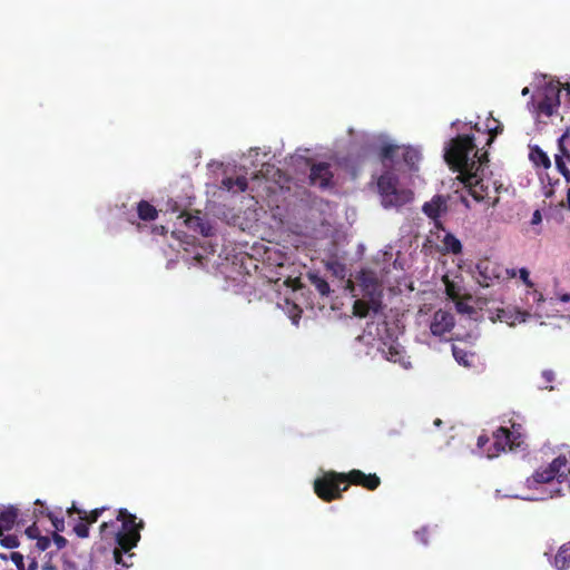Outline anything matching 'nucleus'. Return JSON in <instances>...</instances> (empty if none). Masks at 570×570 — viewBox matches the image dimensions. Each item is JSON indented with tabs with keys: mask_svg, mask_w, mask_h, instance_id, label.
I'll list each match as a JSON object with an SVG mask.
<instances>
[{
	"mask_svg": "<svg viewBox=\"0 0 570 570\" xmlns=\"http://www.w3.org/2000/svg\"><path fill=\"white\" fill-rule=\"evenodd\" d=\"M556 166L566 180L570 181V170L568 169L562 156H556Z\"/></svg>",
	"mask_w": 570,
	"mask_h": 570,
	"instance_id": "7c9ffc66",
	"label": "nucleus"
},
{
	"mask_svg": "<svg viewBox=\"0 0 570 570\" xmlns=\"http://www.w3.org/2000/svg\"><path fill=\"white\" fill-rule=\"evenodd\" d=\"M347 491L343 472L327 471L314 481V492L324 502L342 499V493Z\"/></svg>",
	"mask_w": 570,
	"mask_h": 570,
	"instance_id": "7ed1b4c3",
	"label": "nucleus"
},
{
	"mask_svg": "<svg viewBox=\"0 0 570 570\" xmlns=\"http://www.w3.org/2000/svg\"><path fill=\"white\" fill-rule=\"evenodd\" d=\"M50 543H51L50 538L40 535L37 539L36 546H37L39 551H45V550H47L50 547Z\"/></svg>",
	"mask_w": 570,
	"mask_h": 570,
	"instance_id": "f704fd0d",
	"label": "nucleus"
},
{
	"mask_svg": "<svg viewBox=\"0 0 570 570\" xmlns=\"http://www.w3.org/2000/svg\"><path fill=\"white\" fill-rule=\"evenodd\" d=\"M397 177L391 173L385 171L377 178V191L382 197H384L385 194H390L393 190L397 188Z\"/></svg>",
	"mask_w": 570,
	"mask_h": 570,
	"instance_id": "dca6fc26",
	"label": "nucleus"
},
{
	"mask_svg": "<svg viewBox=\"0 0 570 570\" xmlns=\"http://www.w3.org/2000/svg\"><path fill=\"white\" fill-rule=\"evenodd\" d=\"M107 507L96 508L91 511H86L77 508L75 504L70 509H68V514L71 515L77 513L81 521H85L89 525L97 522L98 519L102 515V513L107 510Z\"/></svg>",
	"mask_w": 570,
	"mask_h": 570,
	"instance_id": "a211bd4d",
	"label": "nucleus"
},
{
	"mask_svg": "<svg viewBox=\"0 0 570 570\" xmlns=\"http://www.w3.org/2000/svg\"><path fill=\"white\" fill-rule=\"evenodd\" d=\"M18 518V509L14 507H8L0 512V537L4 531H9L13 528Z\"/></svg>",
	"mask_w": 570,
	"mask_h": 570,
	"instance_id": "aec40b11",
	"label": "nucleus"
},
{
	"mask_svg": "<svg viewBox=\"0 0 570 570\" xmlns=\"http://www.w3.org/2000/svg\"><path fill=\"white\" fill-rule=\"evenodd\" d=\"M499 203V197H494L493 200L490 203V206L494 207Z\"/></svg>",
	"mask_w": 570,
	"mask_h": 570,
	"instance_id": "de8ad7c7",
	"label": "nucleus"
},
{
	"mask_svg": "<svg viewBox=\"0 0 570 570\" xmlns=\"http://www.w3.org/2000/svg\"><path fill=\"white\" fill-rule=\"evenodd\" d=\"M461 203L464 205L465 208H470L471 205H470V200L465 197V196H461Z\"/></svg>",
	"mask_w": 570,
	"mask_h": 570,
	"instance_id": "a18cd8bd",
	"label": "nucleus"
},
{
	"mask_svg": "<svg viewBox=\"0 0 570 570\" xmlns=\"http://www.w3.org/2000/svg\"><path fill=\"white\" fill-rule=\"evenodd\" d=\"M413 199V193L407 189L396 188L390 194H385L381 198V204L384 208L401 207Z\"/></svg>",
	"mask_w": 570,
	"mask_h": 570,
	"instance_id": "4468645a",
	"label": "nucleus"
},
{
	"mask_svg": "<svg viewBox=\"0 0 570 570\" xmlns=\"http://www.w3.org/2000/svg\"><path fill=\"white\" fill-rule=\"evenodd\" d=\"M443 249L446 253H452L454 255L461 254L462 244L461 242L451 233H446L444 238L442 239Z\"/></svg>",
	"mask_w": 570,
	"mask_h": 570,
	"instance_id": "b1692460",
	"label": "nucleus"
},
{
	"mask_svg": "<svg viewBox=\"0 0 570 570\" xmlns=\"http://www.w3.org/2000/svg\"><path fill=\"white\" fill-rule=\"evenodd\" d=\"M48 517L50 518L51 522H52V525L55 528L56 531H63V528H65V521L63 519H59V518H53L51 515V513L48 514Z\"/></svg>",
	"mask_w": 570,
	"mask_h": 570,
	"instance_id": "58836bf2",
	"label": "nucleus"
},
{
	"mask_svg": "<svg viewBox=\"0 0 570 570\" xmlns=\"http://www.w3.org/2000/svg\"><path fill=\"white\" fill-rule=\"evenodd\" d=\"M568 463L566 455L557 456L548 466L535 470L531 476L527 479V485L533 488L538 484H544L553 481L559 476L561 469Z\"/></svg>",
	"mask_w": 570,
	"mask_h": 570,
	"instance_id": "423d86ee",
	"label": "nucleus"
},
{
	"mask_svg": "<svg viewBox=\"0 0 570 570\" xmlns=\"http://www.w3.org/2000/svg\"><path fill=\"white\" fill-rule=\"evenodd\" d=\"M476 282L482 287H490L498 282L503 275V267L489 258L480 259L475 266Z\"/></svg>",
	"mask_w": 570,
	"mask_h": 570,
	"instance_id": "0eeeda50",
	"label": "nucleus"
},
{
	"mask_svg": "<svg viewBox=\"0 0 570 570\" xmlns=\"http://www.w3.org/2000/svg\"><path fill=\"white\" fill-rule=\"evenodd\" d=\"M10 559L19 570H23V556L20 552H12Z\"/></svg>",
	"mask_w": 570,
	"mask_h": 570,
	"instance_id": "c9c22d12",
	"label": "nucleus"
},
{
	"mask_svg": "<svg viewBox=\"0 0 570 570\" xmlns=\"http://www.w3.org/2000/svg\"><path fill=\"white\" fill-rule=\"evenodd\" d=\"M0 558H1L2 560H7V559H8L7 554H4V553H0Z\"/></svg>",
	"mask_w": 570,
	"mask_h": 570,
	"instance_id": "864d4df0",
	"label": "nucleus"
},
{
	"mask_svg": "<svg viewBox=\"0 0 570 570\" xmlns=\"http://www.w3.org/2000/svg\"><path fill=\"white\" fill-rule=\"evenodd\" d=\"M137 214L145 222L155 220L158 217V210L147 200H140L137 204Z\"/></svg>",
	"mask_w": 570,
	"mask_h": 570,
	"instance_id": "4be33fe9",
	"label": "nucleus"
},
{
	"mask_svg": "<svg viewBox=\"0 0 570 570\" xmlns=\"http://www.w3.org/2000/svg\"><path fill=\"white\" fill-rule=\"evenodd\" d=\"M333 173L328 163H318L311 167L309 181L311 185L326 188L331 186Z\"/></svg>",
	"mask_w": 570,
	"mask_h": 570,
	"instance_id": "f8f14e48",
	"label": "nucleus"
},
{
	"mask_svg": "<svg viewBox=\"0 0 570 570\" xmlns=\"http://www.w3.org/2000/svg\"><path fill=\"white\" fill-rule=\"evenodd\" d=\"M567 202H568V206L570 208V188L567 191Z\"/></svg>",
	"mask_w": 570,
	"mask_h": 570,
	"instance_id": "3c124183",
	"label": "nucleus"
},
{
	"mask_svg": "<svg viewBox=\"0 0 570 570\" xmlns=\"http://www.w3.org/2000/svg\"><path fill=\"white\" fill-rule=\"evenodd\" d=\"M520 425L512 424L513 431H510L507 428H499L495 432H493V452H488L489 458L498 456L501 452L505 450H514L520 448L523 443L522 435L519 432Z\"/></svg>",
	"mask_w": 570,
	"mask_h": 570,
	"instance_id": "20e7f679",
	"label": "nucleus"
},
{
	"mask_svg": "<svg viewBox=\"0 0 570 570\" xmlns=\"http://www.w3.org/2000/svg\"><path fill=\"white\" fill-rule=\"evenodd\" d=\"M402 157L404 163L407 164L411 168H413L421 158L420 153L411 147L404 148Z\"/></svg>",
	"mask_w": 570,
	"mask_h": 570,
	"instance_id": "c85d7f7f",
	"label": "nucleus"
},
{
	"mask_svg": "<svg viewBox=\"0 0 570 570\" xmlns=\"http://www.w3.org/2000/svg\"><path fill=\"white\" fill-rule=\"evenodd\" d=\"M553 564L558 570H567L570 568V542L559 548Z\"/></svg>",
	"mask_w": 570,
	"mask_h": 570,
	"instance_id": "412c9836",
	"label": "nucleus"
},
{
	"mask_svg": "<svg viewBox=\"0 0 570 570\" xmlns=\"http://www.w3.org/2000/svg\"><path fill=\"white\" fill-rule=\"evenodd\" d=\"M0 544L4 548H8V549H13V548H17L19 546V540L16 535H4V537H0Z\"/></svg>",
	"mask_w": 570,
	"mask_h": 570,
	"instance_id": "473e14b6",
	"label": "nucleus"
},
{
	"mask_svg": "<svg viewBox=\"0 0 570 570\" xmlns=\"http://www.w3.org/2000/svg\"><path fill=\"white\" fill-rule=\"evenodd\" d=\"M482 166L483 165L479 164L478 167L473 168L469 173L458 176V179L461 180L464 188L468 189L469 194L475 202H487L490 199V197H488L489 187L480 176V173L483 171Z\"/></svg>",
	"mask_w": 570,
	"mask_h": 570,
	"instance_id": "39448f33",
	"label": "nucleus"
},
{
	"mask_svg": "<svg viewBox=\"0 0 570 570\" xmlns=\"http://www.w3.org/2000/svg\"><path fill=\"white\" fill-rule=\"evenodd\" d=\"M382 308V304L380 301H371L367 303L363 299H356L353 304V314L361 318L366 317L372 309L374 313H377Z\"/></svg>",
	"mask_w": 570,
	"mask_h": 570,
	"instance_id": "6ab92c4d",
	"label": "nucleus"
},
{
	"mask_svg": "<svg viewBox=\"0 0 570 570\" xmlns=\"http://www.w3.org/2000/svg\"><path fill=\"white\" fill-rule=\"evenodd\" d=\"M452 353H453V357L455 358V361L465 366V367H470L472 366V362H473V357H474V354L473 353H470L461 347H458L455 345L452 346Z\"/></svg>",
	"mask_w": 570,
	"mask_h": 570,
	"instance_id": "393cba45",
	"label": "nucleus"
},
{
	"mask_svg": "<svg viewBox=\"0 0 570 570\" xmlns=\"http://www.w3.org/2000/svg\"><path fill=\"white\" fill-rule=\"evenodd\" d=\"M444 159L459 176L489 161L487 151L479 156L474 138L470 135H459L451 139L444 150Z\"/></svg>",
	"mask_w": 570,
	"mask_h": 570,
	"instance_id": "f03ea898",
	"label": "nucleus"
},
{
	"mask_svg": "<svg viewBox=\"0 0 570 570\" xmlns=\"http://www.w3.org/2000/svg\"><path fill=\"white\" fill-rule=\"evenodd\" d=\"M397 177L391 173L385 171L377 178V191L382 197H384L385 194H390L393 190L397 188Z\"/></svg>",
	"mask_w": 570,
	"mask_h": 570,
	"instance_id": "f3484780",
	"label": "nucleus"
},
{
	"mask_svg": "<svg viewBox=\"0 0 570 570\" xmlns=\"http://www.w3.org/2000/svg\"><path fill=\"white\" fill-rule=\"evenodd\" d=\"M422 210L429 218L433 219L436 229L444 230L443 224L439 220L440 215L448 210L446 200L443 196L435 195L423 205Z\"/></svg>",
	"mask_w": 570,
	"mask_h": 570,
	"instance_id": "9d476101",
	"label": "nucleus"
},
{
	"mask_svg": "<svg viewBox=\"0 0 570 570\" xmlns=\"http://www.w3.org/2000/svg\"><path fill=\"white\" fill-rule=\"evenodd\" d=\"M560 88L554 85L547 86L544 88V97L539 101V109L547 116H551L556 108L559 106Z\"/></svg>",
	"mask_w": 570,
	"mask_h": 570,
	"instance_id": "ddd939ff",
	"label": "nucleus"
},
{
	"mask_svg": "<svg viewBox=\"0 0 570 570\" xmlns=\"http://www.w3.org/2000/svg\"><path fill=\"white\" fill-rule=\"evenodd\" d=\"M453 315L448 311L439 309L433 315L430 330L433 335L442 336L445 333H449L453 328Z\"/></svg>",
	"mask_w": 570,
	"mask_h": 570,
	"instance_id": "9b49d317",
	"label": "nucleus"
},
{
	"mask_svg": "<svg viewBox=\"0 0 570 570\" xmlns=\"http://www.w3.org/2000/svg\"><path fill=\"white\" fill-rule=\"evenodd\" d=\"M164 233H165V227L160 226V234H164Z\"/></svg>",
	"mask_w": 570,
	"mask_h": 570,
	"instance_id": "6e6d98bb",
	"label": "nucleus"
},
{
	"mask_svg": "<svg viewBox=\"0 0 570 570\" xmlns=\"http://www.w3.org/2000/svg\"><path fill=\"white\" fill-rule=\"evenodd\" d=\"M560 299H561L562 302H564V303L570 302V294H563V295L560 297Z\"/></svg>",
	"mask_w": 570,
	"mask_h": 570,
	"instance_id": "49530a36",
	"label": "nucleus"
},
{
	"mask_svg": "<svg viewBox=\"0 0 570 570\" xmlns=\"http://www.w3.org/2000/svg\"><path fill=\"white\" fill-rule=\"evenodd\" d=\"M222 184L227 190H234L236 188L238 191H245L248 186L247 179L244 176L224 178Z\"/></svg>",
	"mask_w": 570,
	"mask_h": 570,
	"instance_id": "a878e982",
	"label": "nucleus"
},
{
	"mask_svg": "<svg viewBox=\"0 0 570 570\" xmlns=\"http://www.w3.org/2000/svg\"><path fill=\"white\" fill-rule=\"evenodd\" d=\"M184 223L190 230L197 232L205 237L213 235V227L210 224L205 222L198 215H187Z\"/></svg>",
	"mask_w": 570,
	"mask_h": 570,
	"instance_id": "2eb2a0df",
	"label": "nucleus"
},
{
	"mask_svg": "<svg viewBox=\"0 0 570 570\" xmlns=\"http://www.w3.org/2000/svg\"><path fill=\"white\" fill-rule=\"evenodd\" d=\"M488 442H489V438L487 435H480L478 438V446L480 449H483Z\"/></svg>",
	"mask_w": 570,
	"mask_h": 570,
	"instance_id": "79ce46f5",
	"label": "nucleus"
},
{
	"mask_svg": "<svg viewBox=\"0 0 570 570\" xmlns=\"http://www.w3.org/2000/svg\"><path fill=\"white\" fill-rule=\"evenodd\" d=\"M377 351L385 360L399 363L404 368H407L411 365V362L405 357L404 347L397 342V340L382 342Z\"/></svg>",
	"mask_w": 570,
	"mask_h": 570,
	"instance_id": "1a4fd4ad",
	"label": "nucleus"
},
{
	"mask_svg": "<svg viewBox=\"0 0 570 570\" xmlns=\"http://www.w3.org/2000/svg\"><path fill=\"white\" fill-rule=\"evenodd\" d=\"M53 541L58 549H62L67 546V539L57 532L53 533Z\"/></svg>",
	"mask_w": 570,
	"mask_h": 570,
	"instance_id": "ea45409f",
	"label": "nucleus"
},
{
	"mask_svg": "<svg viewBox=\"0 0 570 570\" xmlns=\"http://www.w3.org/2000/svg\"><path fill=\"white\" fill-rule=\"evenodd\" d=\"M26 534L30 539H38L40 537V531H39V528L36 525V523H33L32 525H30L26 529Z\"/></svg>",
	"mask_w": 570,
	"mask_h": 570,
	"instance_id": "4c0bfd02",
	"label": "nucleus"
},
{
	"mask_svg": "<svg viewBox=\"0 0 570 570\" xmlns=\"http://www.w3.org/2000/svg\"><path fill=\"white\" fill-rule=\"evenodd\" d=\"M519 274H520V278L522 279V282L524 283V285L527 287L533 286V283L530 279L529 271L527 268H524V267L520 268Z\"/></svg>",
	"mask_w": 570,
	"mask_h": 570,
	"instance_id": "e433bc0d",
	"label": "nucleus"
},
{
	"mask_svg": "<svg viewBox=\"0 0 570 570\" xmlns=\"http://www.w3.org/2000/svg\"><path fill=\"white\" fill-rule=\"evenodd\" d=\"M529 157L535 166H542L546 169L551 166L550 158L539 146L531 147Z\"/></svg>",
	"mask_w": 570,
	"mask_h": 570,
	"instance_id": "5701e85b",
	"label": "nucleus"
},
{
	"mask_svg": "<svg viewBox=\"0 0 570 570\" xmlns=\"http://www.w3.org/2000/svg\"><path fill=\"white\" fill-rule=\"evenodd\" d=\"M529 91H530L529 88L525 87L522 89L521 94H522V96H527L529 94Z\"/></svg>",
	"mask_w": 570,
	"mask_h": 570,
	"instance_id": "8fccbe9b",
	"label": "nucleus"
},
{
	"mask_svg": "<svg viewBox=\"0 0 570 570\" xmlns=\"http://www.w3.org/2000/svg\"><path fill=\"white\" fill-rule=\"evenodd\" d=\"M488 130H489V135H490V137H489V139H488V142H487V144H488V145H491V144L493 142L494 138H495L499 134H501V132L503 131V126H502L500 122H498L495 127H488Z\"/></svg>",
	"mask_w": 570,
	"mask_h": 570,
	"instance_id": "72a5a7b5",
	"label": "nucleus"
},
{
	"mask_svg": "<svg viewBox=\"0 0 570 570\" xmlns=\"http://www.w3.org/2000/svg\"><path fill=\"white\" fill-rule=\"evenodd\" d=\"M504 313H505V312H504L503 309L499 311V313H498V317H499L501 321L503 320V314H504Z\"/></svg>",
	"mask_w": 570,
	"mask_h": 570,
	"instance_id": "603ef678",
	"label": "nucleus"
},
{
	"mask_svg": "<svg viewBox=\"0 0 570 570\" xmlns=\"http://www.w3.org/2000/svg\"><path fill=\"white\" fill-rule=\"evenodd\" d=\"M73 532L76 533V535L78 538H81V539L88 538L89 524L86 523L85 521L80 520L77 524H75Z\"/></svg>",
	"mask_w": 570,
	"mask_h": 570,
	"instance_id": "c756f323",
	"label": "nucleus"
},
{
	"mask_svg": "<svg viewBox=\"0 0 570 570\" xmlns=\"http://www.w3.org/2000/svg\"><path fill=\"white\" fill-rule=\"evenodd\" d=\"M446 294L451 298L458 297V293L454 291V285L452 283H450V282H446Z\"/></svg>",
	"mask_w": 570,
	"mask_h": 570,
	"instance_id": "a19ab883",
	"label": "nucleus"
},
{
	"mask_svg": "<svg viewBox=\"0 0 570 570\" xmlns=\"http://www.w3.org/2000/svg\"><path fill=\"white\" fill-rule=\"evenodd\" d=\"M308 278L311 284L317 289V292L322 296H326L330 294L331 288L325 278L321 277L317 274H309Z\"/></svg>",
	"mask_w": 570,
	"mask_h": 570,
	"instance_id": "cd10ccee",
	"label": "nucleus"
},
{
	"mask_svg": "<svg viewBox=\"0 0 570 570\" xmlns=\"http://www.w3.org/2000/svg\"><path fill=\"white\" fill-rule=\"evenodd\" d=\"M399 150L400 147L397 145L384 144L379 153L380 160L383 165H385L386 161L392 163Z\"/></svg>",
	"mask_w": 570,
	"mask_h": 570,
	"instance_id": "bb28decb",
	"label": "nucleus"
},
{
	"mask_svg": "<svg viewBox=\"0 0 570 570\" xmlns=\"http://www.w3.org/2000/svg\"><path fill=\"white\" fill-rule=\"evenodd\" d=\"M566 90H567L568 95L570 96V83H567Z\"/></svg>",
	"mask_w": 570,
	"mask_h": 570,
	"instance_id": "5fc2aeb1",
	"label": "nucleus"
},
{
	"mask_svg": "<svg viewBox=\"0 0 570 570\" xmlns=\"http://www.w3.org/2000/svg\"><path fill=\"white\" fill-rule=\"evenodd\" d=\"M541 377L543 380V389H548V390H553V386L551 385V383L554 381L556 379V374L553 371L551 370H544L542 373H541Z\"/></svg>",
	"mask_w": 570,
	"mask_h": 570,
	"instance_id": "2f4dec72",
	"label": "nucleus"
},
{
	"mask_svg": "<svg viewBox=\"0 0 570 570\" xmlns=\"http://www.w3.org/2000/svg\"><path fill=\"white\" fill-rule=\"evenodd\" d=\"M560 149L570 159V154L567 151V149L563 146H561Z\"/></svg>",
	"mask_w": 570,
	"mask_h": 570,
	"instance_id": "09e8293b",
	"label": "nucleus"
},
{
	"mask_svg": "<svg viewBox=\"0 0 570 570\" xmlns=\"http://www.w3.org/2000/svg\"><path fill=\"white\" fill-rule=\"evenodd\" d=\"M504 273L507 274V278H514L517 275V272L510 268H503V274Z\"/></svg>",
	"mask_w": 570,
	"mask_h": 570,
	"instance_id": "c03bdc74",
	"label": "nucleus"
},
{
	"mask_svg": "<svg viewBox=\"0 0 570 570\" xmlns=\"http://www.w3.org/2000/svg\"><path fill=\"white\" fill-rule=\"evenodd\" d=\"M435 424H436V425H440V424H441V420H440V419H436V420H435Z\"/></svg>",
	"mask_w": 570,
	"mask_h": 570,
	"instance_id": "4d7b16f0",
	"label": "nucleus"
},
{
	"mask_svg": "<svg viewBox=\"0 0 570 570\" xmlns=\"http://www.w3.org/2000/svg\"><path fill=\"white\" fill-rule=\"evenodd\" d=\"M344 483L362 487L368 491H374L381 485V479L376 473H364L361 470L353 469L346 473L343 472Z\"/></svg>",
	"mask_w": 570,
	"mask_h": 570,
	"instance_id": "6e6552de",
	"label": "nucleus"
},
{
	"mask_svg": "<svg viewBox=\"0 0 570 570\" xmlns=\"http://www.w3.org/2000/svg\"><path fill=\"white\" fill-rule=\"evenodd\" d=\"M145 528V522L130 513L127 509L121 508L117 511L116 521L102 522L99 527L101 538L105 540L111 539L115 541L112 556L117 564L126 568L132 566V562L124 560V554H128L131 559L135 554L130 551L137 547L141 539V530Z\"/></svg>",
	"mask_w": 570,
	"mask_h": 570,
	"instance_id": "f257e3e1",
	"label": "nucleus"
},
{
	"mask_svg": "<svg viewBox=\"0 0 570 570\" xmlns=\"http://www.w3.org/2000/svg\"><path fill=\"white\" fill-rule=\"evenodd\" d=\"M541 214L539 210H535L532 215V219H531V224L535 225V224H539L541 222Z\"/></svg>",
	"mask_w": 570,
	"mask_h": 570,
	"instance_id": "37998d69",
	"label": "nucleus"
}]
</instances>
